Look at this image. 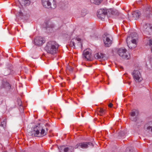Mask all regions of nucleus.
Segmentation results:
<instances>
[{"label": "nucleus", "instance_id": "f257e3e1", "mask_svg": "<svg viewBox=\"0 0 152 152\" xmlns=\"http://www.w3.org/2000/svg\"><path fill=\"white\" fill-rule=\"evenodd\" d=\"M59 46L55 41H50L47 43L45 49L48 53L54 54L56 53Z\"/></svg>", "mask_w": 152, "mask_h": 152}, {"label": "nucleus", "instance_id": "f03ea898", "mask_svg": "<svg viewBox=\"0 0 152 152\" xmlns=\"http://www.w3.org/2000/svg\"><path fill=\"white\" fill-rule=\"evenodd\" d=\"M42 3L44 7L48 9H54L57 6L55 0H42Z\"/></svg>", "mask_w": 152, "mask_h": 152}, {"label": "nucleus", "instance_id": "7ed1b4c3", "mask_svg": "<svg viewBox=\"0 0 152 152\" xmlns=\"http://www.w3.org/2000/svg\"><path fill=\"white\" fill-rule=\"evenodd\" d=\"M41 129L40 124H38L37 125H35L32 127L31 131L29 132V135L32 137H39V131Z\"/></svg>", "mask_w": 152, "mask_h": 152}, {"label": "nucleus", "instance_id": "20e7f679", "mask_svg": "<svg viewBox=\"0 0 152 152\" xmlns=\"http://www.w3.org/2000/svg\"><path fill=\"white\" fill-rule=\"evenodd\" d=\"M103 39L104 45L106 47H110L112 43V36L107 33H105L103 36Z\"/></svg>", "mask_w": 152, "mask_h": 152}, {"label": "nucleus", "instance_id": "39448f33", "mask_svg": "<svg viewBox=\"0 0 152 152\" xmlns=\"http://www.w3.org/2000/svg\"><path fill=\"white\" fill-rule=\"evenodd\" d=\"M142 30L144 34L150 35L152 31V25L149 23H146L143 25Z\"/></svg>", "mask_w": 152, "mask_h": 152}, {"label": "nucleus", "instance_id": "423d86ee", "mask_svg": "<svg viewBox=\"0 0 152 152\" xmlns=\"http://www.w3.org/2000/svg\"><path fill=\"white\" fill-rule=\"evenodd\" d=\"M81 41V39L79 38L72 39L70 42L69 45L75 48L76 45L77 46L81 48L82 46V44Z\"/></svg>", "mask_w": 152, "mask_h": 152}, {"label": "nucleus", "instance_id": "0eeeda50", "mask_svg": "<svg viewBox=\"0 0 152 152\" xmlns=\"http://www.w3.org/2000/svg\"><path fill=\"white\" fill-rule=\"evenodd\" d=\"M107 13V10L106 8L100 9L98 10L97 16L99 18L103 20Z\"/></svg>", "mask_w": 152, "mask_h": 152}, {"label": "nucleus", "instance_id": "6e6552de", "mask_svg": "<svg viewBox=\"0 0 152 152\" xmlns=\"http://www.w3.org/2000/svg\"><path fill=\"white\" fill-rule=\"evenodd\" d=\"M93 146L94 144L91 142H86L79 143L77 144L75 146V149L79 148H80L83 149H86L89 146Z\"/></svg>", "mask_w": 152, "mask_h": 152}, {"label": "nucleus", "instance_id": "1a4fd4ad", "mask_svg": "<svg viewBox=\"0 0 152 152\" xmlns=\"http://www.w3.org/2000/svg\"><path fill=\"white\" fill-rule=\"evenodd\" d=\"M126 50L125 49L120 48L118 51V53L119 56L123 58L128 59L130 57V55L127 54L126 53Z\"/></svg>", "mask_w": 152, "mask_h": 152}, {"label": "nucleus", "instance_id": "9d476101", "mask_svg": "<svg viewBox=\"0 0 152 152\" xmlns=\"http://www.w3.org/2000/svg\"><path fill=\"white\" fill-rule=\"evenodd\" d=\"M134 79L136 81L140 82L141 81L142 78L140 72L137 70H134L132 74Z\"/></svg>", "mask_w": 152, "mask_h": 152}, {"label": "nucleus", "instance_id": "9b49d317", "mask_svg": "<svg viewBox=\"0 0 152 152\" xmlns=\"http://www.w3.org/2000/svg\"><path fill=\"white\" fill-rule=\"evenodd\" d=\"M45 42L44 38L43 37H36L34 39V43L36 45H42Z\"/></svg>", "mask_w": 152, "mask_h": 152}, {"label": "nucleus", "instance_id": "f8f14e48", "mask_svg": "<svg viewBox=\"0 0 152 152\" xmlns=\"http://www.w3.org/2000/svg\"><path fill=\"white\" fill-rule=\"evenodd\" d=\"M59 148L60 152H73L74 149V148L72 146L65 147L64 146H62Z\"/></svg>", "mask_w": 152, "mask_h": 152}, {"label": "nucleus", "instance_id": "ddd939ff", "mask_svg": "<svg viewBox=\"0 0 152 152\" xmlns=\"http://www.w3.org/2000/svg\"><path fill=\"white\" fill-rule=\"evenodd\" d=\"M83 58H85L88 61H91L92 59V56L91 51H86L83 52Z\"/></svg>", "mask_w": 152, "mask_h": 152}, {"label": "nucleus", "instance_id": "4468645a", "mask_svg": "<svg viewBox=\"0 0 152 152\" xmlns=\"http://www.w3.org/2000/svg\"><path fill=\"white\" fill-rule=\"evenodd\" d=\"M94 58L98 60H105L106 59L105 54L101 53H98L95 54L94 56Z\"/></svg>", "mask_w": 152, "mask_h": 152}, {"label": "nucleus", "instance_id": "2eb2a0df", "mask_svg": "<svg viewBox=\"0 0 152 152\" xmlns=\"http://www.w3.org/2000/svg\"><path fill=\"white\" fill-rule=\"evenodd\" d=\"M24 12L23 9H20L17 13L16 14V17H18L19 19L21 20L24 19L25 18V15L23 13Z\"/></svg>", "mask_w": 152, "mask_h": 152}, {"label": "nucleus", "instance_id": "dca6fc26", "mask_svg": "<svg viewBox=\"0 0 152 152\" xmlns=\"http://www.w3.org/2000/svg\"><path fill=\"white\" fill-rule=\"evenodd\" d=\"M140 14V13L139 11L133 12L132 13V18L133 20H137L139 18Z\"/></svg>", "mask_w": 152, "mask_h": 152}, {"label": "nucleus", "instance_id": "f3484780", "mask_svg": "<svg viewBox=\"0 0 152 152\" xmlns=\"http://www.w3.org/2000/svg\"><path fill=\"white\" fill-rule=\"evenodd\" d=\"M6 125V121L4 120L0 124V132H1L5 131Z\"/></svg>", "mask_w": 152, "mask_h": 152}, {"label": "nucleus", "instance_id": "a211bd4d", "mask_svg": "<svg viewBox=\"0 0 152 152\" xmlns=\"http://www.w3.org/2000/svg\"><path fill=\"white\" fill-rule=\"evenodd\" d=\"M12 66L11 65H10V67L6 68L4 70V75L5 76H7L12 73Z\"/></svg>", "mask_w": 152, "mask_h": 152}, {"label": "nucleus", "instance_id": "6ab92c4d", "mask_svg": "<svg viewBox=\"0 0 152 152\" xmlns=\"http://www.w3.org/2000/svg\"><path fill=\"white\" fill-rule=\"evenodd\" d=\"M134 38H137L138 35L135 32L132 33L130 34V36L127 37L126 41L127 42L129 40H130V39H134Z\"/></svg>", "mask_w": 152, "mask_h": 152}, {"label": "nucleus", "instance_id": "aec40b11", "mask_svg": "<svg viewBox=\"0 0 152 152\" xmlns=\"http://www.w3.org/2000/svg\"><path fill=\"white\" fill-rule=\"evenodd\" d=\"M145 129L146 131L149 133H152V124L151 125H149L148 124H146L145 126Z\"/></svg>", "mask_w": 152, "mask_h": 152}, {"label": "nucleus", "instance_id": "412c9836", "mask_svg": "<svg viewBox=\"0 0 152 152\" xmlns=\"http://www.w3.org/2000/svg\"><path fill=\"white\" fill-rule=\"evenodd\" d=\"M40 130H41V131L40 132H39V137L44 136L46 134L45 129H42L41 127Z\"/></svg>", "mask_w": 152, "mask_h": 152}, {"label": "nucleus", "instance_id": "4be33fe9", "mask_svg": "<svg viewBox=\"0 0 152 152\" xmlns=\"http://www.w3.org/2000/svg\"><path fill=\"white\" fill-rule=\"evenodd\" d=\"M102 1V0H91V2L92 3L99 5L101 3Z\"/></svg>", "mask_w": 152, "mask_h": 152}, {"label": "nucleus", "instance_id": "5701e85b", "mask_svg": "<svg viewBox=\"0 0 152 152\" xmlns=\"http://www.w3.org/2000/svg\"><path fill=\"white\" fill-rule=\"evenodd\" d=\"M137 110H133L130 113L131 116L132 117H134L137 115Z\"/></svg>", "mask_w": 152, "mask_h": 152}, {"label": "nucleus", "instance_id": "b1692460", "mask_svg": "<svg viewBox=\"0 0 152 152\" xmlns=\"http://www.w3.org/2000/svg\"><path fill=\"white\" fill-rule=\"evenodd\" d=\"M22 3L24 5H29L31 3V0H22Z\"/></svg>", "mask_w": 152, "mask_h": 152}, {"label": "nucleus", "instance_id": "393cba45", "mask_svg": "<svg viewBox=\"0 0 152 152\" xmlns=\"http://www.w3.org/2000/svg\"><path fill=\"white\" fill-rule=\"evenodd\" d=\"M111 14L113 15L118 16L119 15V12L118 10H112L111 12Z\"/></svg>", "mask_w": 152, "mask_h": 152}, {"label": "nucleus", "instance_id": "a878e982", "mask_svg": "<svg viewBox=\"0 0 152 152\" xmlns=\"http://www.w3.org/2000/svg\"><path fill=\"white\" fill-rule=\"evenodd\" d=\"M4 87L7 89L10 90L11 88V86L10 84L7 82L5 83H4Z\"/></svg>", "mask_w": 152, "mask_h": 152}, {"label": "nucleus", "instance_id": "bb28decb", "mask_svg": "<svg viewBox=\"0 0 152 152\" xmlns=\"http://www.w3.org/2000/svg\"><path fill=\"white\" fill-rule=\"evenodd\" d=\"M87 10L86 9H83L81 10V17L85 16L87 14Z\"/></svg>", "mask_w": 152, "mask_h": 152}, {"label": "nucleus", "instance_id": "cd10ccee", "mask_svg": "<svg viewBox=\"0 0 152 152\" xmlns=\"http://www.w3.org/2000/svg\"><path fill=\"white\" fill-rule=\"evenodd\" d=\"M54 27V25L53 24H51L50 25L47 24L46 26V29H47L48 28H52Z\"/></svg>", "mask_w": 152, "mask_h": 152}, {"label": "nucleus", "instance_id": "c85d7f7f", "mask_svg": "<svg viewBox=\"0 0 152 152\" xmlns=\"http://www.w3.org/2000/svg\"><path fill=\"white\" fill-rule=\"evenodd\" d=\"M98 111L100 115H102L104 113V110L102 108H100Z\"/></svg>", "mask_w": 152, "mask_h": 152}, {"label": "nucleus", "instance_id": "c756f323", "mask_svg": "<svg viewBox=\"0 0 152 152\" xmlns=\"http://www.w3.org/2000/svg\"><path fill=\"white\" fill-rule=\"evenodd\" d=\"M137 38H134V39H131V41L132 44H134L135 45L136 44V39Z\"/></svg>", "mask_w": 152, "mask_h": 152}, {"label": "nucleus", "instance_id": "7c9ffc66", "mask_svg": "<svg viewBox=\"0 0 152 152\" xmlns=\"http://www.w3.org/2000/svg\"><path fill=\"white\" fill-rule=\"evenodd\" d=\"M132 150L130 147H128L126 149V152H132Z\"/></svg>", "mask_w": 152, "mask_h": 152}, {"label": "nucleus", "instance_id": "2f4dec72", "mask_svg": "<svg viewBox=\"0 0 152 152\" xmlns=\"http://www.w3.org/2000/svg\"><path fill=\"white\" fill-rule=\"evenodd\" d=\"M120 18L123 19L124 18V16L122 14L119 13V15L118 16Z\"/></svg>", "mask_w": 152, "mask_h": 152}, {"label": "nucleus", "instance_id": "473e14b6", "mask_svg": "<svg viewBox=\"0 0 152 152\" xmlns=\"http://www.w3.org/2000/svg\"><path fill=\"white\" fill-rule=\"evenodd\" d=\"M146 15L145 16L147 18H149L151 17V14L150 12H146Z\"/></svg>", "mask_w": 152, "mask_h": 152}, {"label": "nucleus", "instance_id": "72a5a7b5", "mask_svg": "<svg viewBox=\"0 0 152 152\" xmlns=\"http://www.w3.org/2000/svg\"><path fill=\"white\" fill-rule=\"evenodd\" d=\"M131 119L132 121H137V117L135 118L132 117L131 118Z\"/></svg>", "mask_w": 152, "mask_h": 152}, {"label": "nucleus", "instance_id": "f704fd0d", "mask_svg": "<svg viewBox=\"0 0 152 152\" xmlns=\"http://www.w3.org/2000/svg\"><path fill=\"white\" fill-rule=\"evenodd\" d=\"M150 8L149 7H147L146 9V12H150Z\"/></svg>", "mask_w": 152, "mask_h": 152}, {"label": "nucleus", "instance_id": "c9c22d12", "mask_svg": "<svg viewBox=\"0 0 152 152\" xmlns=\"http://www.w3.org/2000/svg\"><path fill=\"white\" fill-rule=\"evenodd\" d=\"M18 104L20 107V110H21V112H23V109H22L23 107L22 106V104H19V103H18Z\"/></svg>", "mask_w": 152, "mask_h": 152}, {"label": "nucleus", "instance_id": "e433bc0d", "mask_svg": "<svg viewBox=\"0 0 152 152\" xmlns=\"http://www.w3.org/2000/svg\"><path fill=\"white\" fill-rule=\"evenodd\" d=\"M132 44V43L131 44H129V45L128 44V46L130 49H132L133 48V47H132L130 45Z\"/></svg>", "mask_w": 152, "mask_h": 152}, {"label": "nucleus", "instance_id": "4c0bfd02", "mask_svg": "<svg viewBox=\"0 0 152 152\" xmlns=\"http://www.w3.org/2000/svg\"><path fill=\"white\" fill-rule=\"evenodd\" d=\"M152 45V40L150 39L149 41V45Z\"/></svg>", "mask_w": 152, "mask_h": 152}, {"label": "nucleus", "instance_id": "58836bf2", "mask_svg": "<svg viewBox=\"0 0 152 152\" xmlns=\"http://www.w3.org/2000/svg\"><path fill=\"white\" fill-rule=\"evenodd\" d=\"M113 106V104L111 103H110L108 105V107H112Z\"/></svg>", "mask_w": 152, "mask_h": 152}, {"label": "nucleus", "instance_id": "ea45409f", "mask_svg": "<svg viewBox=\"0 0 152 152\" xmlns=\"http://www.w3.org/2000/svg\"><path fill=\"white\" fill-rule=\"evenodd\" d=\"M53 2H51V5H50L51 6V7H52V6H53Z\"/></svg>", "mask_w": 152, "mask_h": 152}, {"label": "nucleus", "instance_id": "a19ab883", "mask_svg": "<svg viewBox=\"0 0 152 152\" xmlns=\"http://www.w3.org/2000/svg\"><path fill=\"white\" fill-rule=\"evenodd\" d=\"M151 52L152 53V46L151 47Z\"/></svg>", "mask_w": 152, "mask_h": 152}, {"label": "nucleus", "instance_id": "79ce46f5", "mask_svg": "<svg viewBox=\"0 0 152 152\" xmlns=\"http://www.w3.org/2000/svg\"><path fill=\"white\" fill-rule=\"evenodd\" d=\"M46 130H47V131H48V129H47V128H46Z\"/></svg>", "mask_w": 152, "mask_h": 152}, {"label": "nucleus", "instance_id": "37998d69", "mask_svg": "<svg viewBox=\"0 0 152 152\" xmlns=\"http://www.w3.org/2000/svg\"><path fill=\"white\" fill-rule=\"evenodd\" d=\"M4 152H6V151H4Z\"/></svg>", "mask_w": 152, "mask_h": 152}]
</instances>
